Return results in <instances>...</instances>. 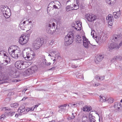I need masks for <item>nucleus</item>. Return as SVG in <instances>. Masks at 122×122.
I'll return each instance as SVG.
<instances>
[{"instance_id": "obj_48", "label": "nucleus", "mask_w": 122, "mask_h": 122, "mask_svg": "<svg viewBox=\"0 0 122 122\" xmlns=\"http://www.w3.org/2000/svg\"><path fill=\"white\" fill-rule=\"evenodd\" d=\"M33 107L32 108H29V111H33L35 107Z\"/></svg>"}, {"instance_id": "obj_36", "label": "nucleus", "mask_w": 122, "mask_h": 122, "mask_svg": "<svg viewBox=\"0 0 122 122\" xmlns=\"http://www.w3.org/2000/svg\"><path fill=\"white\" fill-rule=\"evenodd\" d=\"M6 59V60H5V62L6 63L4 64V65L5 66H6L7 65L8 62V61L10 60L9 58L8 57V56L7 57V58Z\"/></svg>"}, {"instance_id": "obj_12", "label": "nucleus", "mask_w": 122, "mask_h": 122, "mask_svg": "<svg viewBox=\"0 0 122 122\" xmlns=\"http://www.w3.org/2000/svg\"><path fill=\"white\" fill-rule=\"evenodd\" d=\"M83 45L84 47L87 49L88 48L90 44L88 39H87L86 37L84 36H83Z\"/></svg>"}, {"instance_id": "obj_34", "label": "nucleus", "mask_w": 122, "mask_h": 122, "mask_svg": "<svg viewBox=\"0 0 122 122\" xmlns=\"http://www.w3.org/2000/svg\"><path fill=\"white\" fill-rule=\"evenodd\" d=\"M22 23H20V29L23 30H25V26L23 25L22 24Z\"/></svg>"}, {"instance_id": "obj_26", "label": "nucleus", "mask_w": 122, "mask_h": 122, "mask_svg": "<svg viewBox=\"0 0 122 122\" xmlns=\"http://www.w3.org/2000/svg\"><path fill=\"white\" fill-rule=\"evenodd\" d=\"M100 101L101 102H104L107 100V98L106 97L102 95L100 96Z\"/></svg>"}, {"instance_id": "obj_50", "label": "nucleus", "mask_w": 122, "mask_h": 122, "mask_svg": "<svg viewBox=\"0 0 122 122\" xmlns=\"http://www.w3.org/2000/svg\"><path fill=\"white\" fill-rule=\"evenodd\" d=\"M54 42V41L53 40H52V41H51V42H50V45H52V44H53V43Z\"/></svg>"}, {"instance_id": "obj_35", "label": "nucleus", "mask_w": 122, "mask_h": 122, "mask_svg": "<svg viewBox=\"0 0 122 122\" xmlns=\"http://www.w3.org/2000/svg\"><path fill=\"white\" fill-rule=\"evenodd\" d=\"M101 37L102 36H95V37L96 38V40L97 43H98L99 40L100 39Z\"/></svg>"}, {"instance_id": "obj_6", "label": "nucleus", "mask_w": 122, "mask_h": 122, "mask_svg": "<svg viewBox=\"0 0 122 122\" xmlns=\"http://www.w3.org/2000/svg\"><path fill=\"white\" fill-rule=\"evenodd\" d=\"M55 25L54 22H51L47 25L46 32L48 34H52L55 32Z\"/></svg>"}, {"instance_id": "obj_58", "label": "nucleus", "mask_w": 122, "mask_h": 122, "mask_svg": "<svg viewBox=\"0 0 122 122\" xmlns=\"http://www.w3.org/2000/svg\"><path fill=\"white\" fill-rule=\"evenodd\" d=\"M39 105H37L34 106V107H35V108H36L38 107L39 106Z\"/></svg>"}, {"instance_id": "obj_7", "label": "nucleus", "mask_w": 122, "mask_h": 122, "mask_svg": "<svg viewBox=\"0 0 122 122\" xmlns=\"http://www.w3.org/2000/svg\"><path fill=\"white\" fill-rule=\"evenodd\" d=\"M29 35H22L19 39V42L20 44L23 45L27 43L29 39Z\"/></svg>"}, {"instance_id": "obj_33", "label": "nucleus", "mask_w": 122, "mask_h": 122, "mask_svg": "<svg viewBox=\"0 0 122 122\" xmlns=\"http://www.w3.org/2000/svg\"><path fill=\"white\" fill-rule=\"evenodd\" d=\"M55 59H54L53 61H57L58 59H59L61 58L60 56H59V55H55Z\"/></svg>"}, {"instance_id": "obj_57", "label": "nucleus", "mask_w": 122, "mask_h": 122, "mask_svg": "<svg viewBox=\"0 0 122 122\" xmlns=\"http://www.w3.org/2000/svg\"><path fill=\"white\" fill-rule=\"evenodd\" d=\"M45 63L44 64L48 66V64H47V63L46 62L47 61L45 59Z\"/></svg>"}, {"instance_id": "obj_53", "label": "nucleus", "mask_w": 122, "mask_h": 122, "mask_svg": "<svg viewBox=\"0 0 122 122\" xmlns=\"http://www.w3.org/2000/svg\"><path fill=\"white\" fill-rule=\"evenodd\" d=\"M56 53L55 51H52L51 52V54H52V53H53L54 54H55Z\"/></svg>"}, {"instance_id": "obj_32", "label": "nucleus", "mask_w": 122, "mask_h": 122, "mask_svg": "<svg viewBox=\"0 0 122 122\" xmlns=\"http://www.w3.org/2000/svg\"><path fill=\"white\" fill-rule=\"evenodd\" d=\"M107 100L108 102L110 103H112L114 102V99L112 97L109 98Z\"/></svg>"}, {"instance_id": "obj_40", "label": "nucleus", "mask_w": 122, "mask_h": 122, "mask_svg": "<svg viewBox=\"0 0 122 122\" xmlns=\"http://www.w3.org/2000/svg\"><path fill=\"white\" fill-rule=\"evenodd\" d=\"M67 104H64L63 105H61L60 106H58V107L59 108H61L62 107H66L67 106Z\"/></svg>"}, {"instance_id": "obj_1", "label": "nucleus", "mask_w": 122, "mask_h": 122, "mask_svg": "<svg viewBox=\"0 0 122 122\" xmlns=\"http://www.w3.org/2000/svg\"><path fill=\"white\" fill-rule=\"evenodd\" d=\"M15 46H10L8 49V51L11 56L15 59H17L20 57L21 53L20 51L17 49H14Z\"/></svg>"}, {"instance_id": "obj_59", "label": "nucleus", "mask_w": 122, "mask_h": 122, "mask_svg": "<svg viewBox=\"0 0 122 122\" xmlns=\"http://www.w3.org/2000/svg\"><path fill=\"white\" fill-rule=\"evenodd\" d=\"M20 81V80H14V82H18V81Z\"/></svg>"}, {"instance_id": "obj_8", "label": "nucleus", "mask_w": 122, "mask_h": 122, "mask_svg": "<svg viewBox=\"0 0 122 122\" xmlns=\"http://www.w3.org/2000/svg\"><path fill=\"white\" fill-rule=\"evenodd\" d=\"M42 44L41 42V39L39 38H37L32 43V47L34 49L37 50L39 49Z\"/></svg>"}, {"instance_id": "obj_24", "label": "nucleus", "mask_w": 122, "mask_h": 122, "mask_svg": "<svg viewBox=\"0 0 122 122\" xmlns=\"http://www.w3.org/2000/svg\"><path fill=\"white\" fill-rule=\"evenodd\" d=\"M105 76H99L98 75L96 76L95 79L98 81H102L104 80L105 79Z\"/></svg>"}, {"instance_id": "obj_44", "label": "nucleus", "mask_w": 122, "mask_h": 122, "mask_svg": "<svg viewBox=\"0 0 122 122\" xmlns=\"http://www.w3.org/2000/svg\"><path fill=\"white\" fill-rule=\"evenodd\" d=\"M95 31L93 30H92L91 32V35L92 36L93 38L94 37Z\"/></svg>"}, {"instance_id": "obj_47", "label": "nucleus", "mask_w": 122, "mask_h": 122, "mask_svg": "<svg viewBox=\"0 0 122 122\" xmlns=\"http://www.w3.org/2000/svg\"><path fill=\"white\" fill-rule=\"evenodd\" d=\"M21 115L22 114H18L16 113L15 115V117H17L19 116H21Z\"/></svg>"}, {"instance_id": "obj_42", "label": "nucleus", "mask_w": 122, "mask_h": 122, "mask_svg": "<svg viewBox=\"0 0 122 122\" xmlns=\"http://www.w3.org/2000/svg\"><path fill=\"white\" fill-rule=\"evenodd\" d=\"M9 115H11V116H13L15 114L14 112H11L10 111L9 112H6Z\"/></svg>"}, {"instance_id": "obj_56", "label": "nucleus", "mask_w": 122, "mask_h": 122, "mask_svg": "<svg viewBox=\"0 0 122 122\" xmlns=\"http://www.w3.org/2000/svg\"><path fill=\"white\" fill-rule=\"evenodd\" d=\"M27 98V97H24L23 98V99H22V100H25Z\"/></svg>"}, {"instance_id": "obj_4", "label": "nucleus", "mask_w": 122, "mask_h": 122, "mask_svg": "<svg viewBox=\"0 0 122 122\" xmlns=\"http://www.w3.org/2000/svg\"><path fill=\"white\" fill-rule=\"evenodd\" d=\"M22 55L25 60H30L34 57L35 55L34 52L31 50L28 52L24 50L23 51Z\"/></svg>"}, {"instance_id": "obj_25", "label": "nucleus", "mask_w": 122, "mask_h": 122, "mask_svg": "<svg viewBox=\"0 0 122 122\" xmlns=\"http://www.w3.org/2000/svg\"><path fill=\"white\" fill-rule=\"evenodd\" d=\"M25 110V106H21L18 109V111L19 112L22 113L24 112Z\"/></svg>"}, {"instance_id": "obj_15", "label": "nucleus", "mask_w": 122, "mask_h": 122, "mask_svg": "<svg viewBox=\"0 0 122 122\" xmlns=\"http://www.w3.org/2000/svg\"><path fill=\"white\" fill-rule=\"evenodd\" d=\"M115 49H118L117 44L116 43H113L108 46V49L110 51H112Z\"/></svg>"}, {"instance_id": "obj_63", "label": "nucleus", "mask_w": 122, "mask_h": 122, "mask_svg": "<svg viewBox=\"0 0 122 122\" xmlns=\"http://www.w3.org/2000/svg\"><path fill=\"white\" fill-rule=\"evenodd\" d=\"M120 102H122V99L121 100V101H120Z\"/></svg>"}, {"instance_id": "obj_46", "label": "nucleus", "mask_w": 122, "mask_h": 122, "mask_svg": "<svg viewBox=\"0 0 122 122\" xmlns=\"http://www.w3.org/2000/svg\"><path fill=\"white\" fill-rule=\"evenodd\" d=\"M78 77L79 78H81L83 79L84 78L83 76V75H79L78 76Z\"/></svg>"}, {"instance_id": "obj_61", "label": "nucleus", "mask_w": 122, "mask_h": 122, "mask_svg": "<svg viewBox=\"0 0 122 122\" xmlns=\"http://www.w3.org/2000/svg\"><path fill=\"white\" fill-rule=\"evenodd\" d=\"M48 56H53V54H51L50 53V54Z\"/></svg>"}, {"instance_id": "obj_27", "label": "nucleus", "mask_w": 122, "mask_h": 122, "mask_svg": "<svg viewBox=\"0 0 122 122\" xmlns=\"http://www.w3.org/2000/svg\"><path fill=\"white\" fill-rule=\"evenodd\" d=\"M116 0H106V2L108 4L112 5H113Z\"/></svg>"}, {"instance_id": "obj_23", "label": "nucleus", "mask_w": 122, "mask_h": 122, "mask_svg": "<svg viewBox=\"0 0 122 122\" xmlns=\"http://www.w3.org/2000/svg\"><path fill=\"white\" fill-rule=\"evenodd\" d=\"M92 114H91L90 112L89 115V117L90 121V122H95L96 121L94 119V117L93 116Z\"/></svg>"}, {"instance_id": "obj_18", "label": "nucleus", "mask_w": 122, "mask_h": 122, "mask_svg": "<svg viewBox=\"0 0 122 122\" xmlns=\"http://www.w3.org/2000/svg\"><path fill=\"white\" fill-rule=\"evenodd\" d=\"M103 56L102 55H100L98 56L96 59H95V61L96 63H97L98 62L101 61L103 59Z\"/></svg>"}, {"instance_id": "obj_41", "label": "nucleus", "mask_w": 122, "mask_h": 122, "mask_svg": "<svg viewBox=\"0 0 122 122\" xmlns=\"http://www.w3.org/2000/svg\"><path fill=\"white\" fill-rule=\"evenodd\" d=\"M10 99L9 98H6L5 100V101L6 103H7L10 102Z\"/></svg>"}, {"instance_id": "obj_37", "label": "nucleus", "mask_w": 122, "mask_h": 122, "mask_svg": "<svg viewBox=\"0 0 122 122\" xmlns=\"http://www.w3.org/2000/svg\"><path fill=\"white\" fill-rule=\"evenodd\" d=\"M75 117V116L74 115V113H72V116L71 117H68L67 119L69 120H70L74 119Z\"/></svg>"}, {"instance_id": "obj_28", "label": "nucleus", "mask_w": 122, "mask_h": 122, "mask_svg": "<svg viewBox=\"0 0 122 122\" xmlns=\"http://www.w3.org/2000/svg\"><path fill=\"white\" fill-rule=\"evenodd\" d=\"M6 80V77L4 76V74L2 73H0V81Z\"/></svg>"}, {"instance_id": "obj_49", "label": "nucleus", "mask_w": 122, "mask_h": 122, "mask_svg": "<svg viewBox=\"0 0 122 122\" xmlns=\"http://www.w3.org/2000/svg\"><path fill=\"white\" fill-rule=\"evenodd\" d=\"M71 67L72 68H76L77 67V66H76L75 65L73 64H72L71 65Z\"/></svg>"}, {"instance_id": "obj_31", "label": "nucleus", "mask_w": 122, "mask_h": 122, "mask_svg": "<svg viewBox=\"0 0 122 122\" xmlns=\"http://www.w3.org/2000/svg\"><path fill=\"white\" fill-rule=\"evenodd\" d=\"M23 20H22V21H21L20 22V23H22V24H23V25L25 26V25H26V24L25 23H26L27 24H28V23H31V21H30L29 22H28V21L27 20L26 21H24L23 22Z\"/></svg>"}, {"instance_id": "obj_14", "label": "nucleus", "mask_w": 122, "mask_h": 122, "mask_svg": "<svg viewBox=\"0 0 122 122\" xmlns=\"http://www.w3.org/2000/svg\"><path fill=\"white\" fill-rule=\"evenodd\" d=\"M76 23L74 26V28L77 30H80L82 26L81 23L79 21H76Z\"/></svg>"}, {"instance_id": "obj_13", "label": "nucleus", "mask_w": 122, "mask_h": 122, "mask_svg": "<svg viewBox=\"0 0 122 122\" xmlns=\"http://www.w3.org/2000/svg\"><path fill=\"white\" fill-rule=\"evenodd\" d=\"M106 19L108 20V24L110 26H112L113 23V18L112 15L109 14L107 17Z\"/></svg>"}, {"instance_id": "obj_43", "label": "nucleus", "mask_w": 122, "mask_h": 122, "mask_svg": "<svg viewBox=\"0 0 122 122\" xmlns=\"http://www.w3.org/2000/svg\"><path fill=\"white\" fill-rule=\"evenodd\" d=\"M6 117L5 115L3 114L1 116L0 119L2 120H3Z\"/></svg>"}, {"instance_id": "obj_22", "label": "nucleus", "mask_w": 122, "mask_h": 122, "mask_svg": "<svg viewBox=\"0 0 122 122\" xmlns=\"http://www.w3.org/2000/svg\"><path fill=\"white\" fill-rule=\"evenodd\" d=\"M122 60V56L118 55L115 57L111 61L112 62L114 61L115 60L116 61H120Z\"/></svg>"}, {"instance_id": "obj_30", "label": "nucleus", "mask_w": 122, "mask_h": 122, "mask_svg": "<svg viewBox=\"0 0 122 122\" xmlns=\"http://www.w3.org/2000/svg\"><path fill=\"white\" fill-rule=\"evenodd\" d=\"M19 105L17 103H14L11 104L10 105V106L11 107L14 108H16L19 106Z\"/></svg>"}, {"instance_id": "obj_9", "label": "nucleus", "mask_w": 122, "mask_h": 122, "mask_svg": "<svg viewBox=\"0 0 122 122\" xmlns=\"http://www.w3.org/2000/svg\"><path fill=\"white\" fill-rule=\"evenodd\" d=\"M37 67L36 66H34L31 67L30 68H29L27 70L23 69V73H25L24 74L26 75H29L32 74L35 72L36 70Z\"/></svg>"}, {"instance_id": "obj_19", "label": "nucleus", "mask_w": 122, "mask_h": 122, "mask_svg": "<svg viewBox=\"0 0 122 122\" xmlns=\"http://www.w3.org/2000/svg\"><path fill=\"white\" fill-rule=\"evenodd\" d=\"M113 15L114 17L116 19L119 18L121 16V14L120 10L117 12H114L113 13Z\"/></svg>"}, {"instance_id": "obj_51", "label": "nucleus", "mask_w": 122, "mask_h": 122, "mask_svg": "<svg viewBox=\"0 0 122 122\" xmlns=\"http://www.w3.org/2000/svg\"><path fill=\"white\" fill-rule=\"evenodd\" d=\"M51 9L50 8V7H48L47 9V12L48 13V12L49 11H50V10Z\"/></svg>"}, {"instance_id": "obj_5", "label": "nucleus", "mask_w": 122, "mask_h": 122, "mask_svg": "<svg viewBox=\"0 0 122 122\" xmlns=\"http://www.w3.org/2000/svg\"><path fill=\"white\" fill-rule=\"evenodd\" d=\"M1 10L5 18L7 19L10 17L11 13L10 9L7 6H3L1 8Z\"/></svg>"}, {"instance_id": "obj_29", "label": "nucleus", "mask_w": 122, "mask_h": 122, "mask_svg": "<svg viewBox=\"0 0 122 122\" xmlns=\"http://www.w3.org/2000/svg\"><path fill=\"white\" fill-rule=\"evenodd\" d=\"M105 37L104 36H103V37L102 36L100 39L99 40L98 43L101 44L104 42L105 40Z\"/></svg>"}, {"instance_id": "obj_21", "label": "nucleus", "mask_w": 122, "mask_h": 122, "mask_svg": "<svg viewBox=\"0 0 122 122\" xmlns=\"http://www.w3.org/2000/svg\"><path fill=\"white\" fill-rule=\"evenodd\" d=\"M4 57V58L6 59L7 56L6 54V52L4 51H0V57Z\"/></svg>"}, {"instance_id": "obj_10", "label": "nucleus", "mask_w": 122, "mask_h": 122, "mask_svg": "<svg viewBox=\"0 0 122 122\" xmlns=\"http://www.w3.org/2000/svg\"><path fill=\"white\" fill-rule=\"evenodd\" d=\"M24 62L22 61H16L15 63V66L18 69H25L26 67Z\"/></svg>"}, {"instance_id": "obj_55", "label": "nucleus", "mask_w": 122, "mask_h": 122, "mask_svg": "<svg viewBox=\"0 0 122 122\" xmlns=\"http://www.w3.org/2000/svg\"><path fill=\"white\" fill-rule=\"evenodd\" d=\"M60 109H61L62 110L64 111V109L63 107L61 108H59Z\"/></svg>"}, {"instance_id": "obj_39", "label": "nucleus", "mask_w": 122, "mask_h": 122, "mask_svg": "<svg viewBox=\"0 0 122 122\" xmlns=\"http://www.w3.org/2000/svg\"><path fill=\"white\" fill-rule=\"evenodd\" d=\"M76 105V104H72L71 103H69L68 105V107H75V106Z\"/></svg>"}, {"instance_id": "obj_38", "label": "nucleus", "mask_w": 122, "mask_h": 122, "mask_svg": "<svg viewBox=\"0 0 122 122\" xmlns=\"http://www.w3.org/2000/svg\"><path fill=\"white\" fill-rule=\"evenodd\" d=\"M117 44L118 47V49H119L122 45V40L119 43H117Z\"/></svg>"}, {"instance_id": "obj_54", "label": "nucleus", "mask_w": 122, "mask_h": 122, "mask_svg": "<svg viewBox=\"0 0 122 122\" xmlns=\"http://www.w3.org/2000/svg\"><path fill=\"white\" fill-rule=\"evenodd\" d=\"M26 89H25L24 90H23L22 91L23 92L25 93V91L27 90Z\"/></svg>"}, {"instance_id": "obj_64", "label": "nucleus", "mask_w": 122, "mask_h": 122, "mask_svg": "<svg viewBox=\"0 0 122 122\" xmlns=\"http://www.w3.org/2000/svg\"><path fill=\"white\" fill-rule=\"evenodd\" d=\"M1 66H0V69L1 68Z\"/></svg>"}, {"instance_id": "obj_45", "label": "nucleus", "mask_w": 122, "mask_h": 122, "mask_svg": "<svg viewBox=\"0 0 122 122\" xmlns=\"http://www.w3.org/2000/svg\"><path fill=\"white\" fill-rule=\"evenodd\" d=\"M100 85V84L99 83H95V84H93L92 85V86H99Z\"/></svg>"}, {"instance_id": "obj_52", "label": "nucleus", "mask_w": 122, "mask_h": 122, "mask_svg": "<svg viewBox=\"0 0 122 122\" xmlns=\"http://www.w3.org/2000/svg\"><path fill=\"white\" fill-rule=\"evenodd\" d=\"M54 8L57 9V7L55 5H54L53 6Z\"/></svg>"}, {"instance_id": "obj_17", "label": "nucleus", "mask_w": 122, "mask_h": 122, "mask_svg": "<svg viewBox=\"0 0 122 122\" xmlns=\"http://www.w3.org/2000/svg\"><path fill=\"white\" fill-rule=\"evenodd\" d=\"M83 36H81L79 35H77L76 36V42L79 43L82 42Z\"/></svg>"}, {"instance_id": "obj_20", "label": "nucleus", "mask_w": 122, "mask_h": 122, "mask_svg": "<svg viewBox=\"0 0 122 122\" xmlns=\"http://www.w3.org/2000/svg\"><path fill=\"white\" fill-rule=\"evenodd\" d=\"M92 109V108L91 106H84L82 109L84 112H89Z\"/></svg>"}, {"instance_id": "obj_60", "label": "nucleus", "mask_w": 122, "mask_h": 122, "mask_svg": "<svg viewBox=\"0 0 122 122\" xmlns=\"http://www.w3.org/2000/svg\"><path fill=\"white\" fill-rule=\"evenodd\" d=\"M82 103H83V102H80L79 103V105L81 104Z\"/></svg>"}, {"instance_id": "obj_2", "label": "nucleus", "mask_w": 122, "mask_h": 122, "mask_svg": "<svg viewBox=\"0 0 122 122\" xmlns=\"http://www.w3.org/2000/svg\"><path fill=\"white\" fill-rule=\"evenodd\" d=\"M71 2L72 4L70 5H68L66 7V10L68 11L71 9L77 10L79 8V3L78 0H69L67 2Z\"/></svg>"}, {"instance_id": "obj_3", "label": "nucleus", "mask_w": 122, "mask_h": 122, "mask_svg": "<svg viewBox=\"0 0 122 122\" xmlns=\"http://www.w3.org/2000/svg\"><path fill=\"white\" fill-rule=\"evenodd\" d=\"M75 32L74 31H70L68 32L67 35L65 38V44L66 46L70 45L72 44L73 42V37Z\"/></svg>"}, {"instance_id": "obj_11", "label": "nucleus", "mask_w": 122, "mask_h": 122, "mask_svg": "<svg viewBox=\"0 0 122 122\" xmlns=\"http://www.w3.org/2000/svg\"><path fill=\"white\" fill-rule=\"evenodd\" d=\"M85 18L89 21L92 22L96 19V17L93 15L87 14L85 15Z\"/></svg>"}, {"instance_id": "obj_62", "label": "nucleus", "mask_w": 122, "mask_h": 122, "mask_svg": "<svg viewBox=\"0 0 122 122\" xmlns=\"http://www.w3.org/2000/svg\"><path fill=\"white\" fill-rule=\"evenodd\" d=\"M47 63V64H48V65H50L51 63L50 62H49V63Z\"/></svg>"}, {"instance_id": "obj_16", "label": "nucleus", "mask_w": 122, "mask_h": 122, "mask_svg": "<svg viewBox=\"0 0 122 122\" xmlns=\"http://www.w3.org/2000/svg\"><path fill=\"white\" fill-rule=\"evenodd\" d=\"M121 38V36L120 35L114 34L113 36V40L115 42L120 40Z\"/></svg>"}]
</instances>
